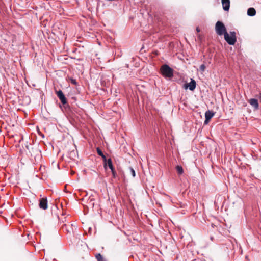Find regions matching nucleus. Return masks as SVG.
I'll use <instances>...</instances> for the list:
<instances>
[{
    "label": "nucleus",
    "instance_id": "nucleus-1",
    "mask_svg": "<svg viewBox=\"0 0 261 261\" xmlns=\"http://www.w3.org/2000/svg\"><path fill=\"white\" fill-rule=\"evenodd\" d=\"M161 72L163 76L171 78L173 75V69L167 65H164L161 68Z\"/></svg>",
    "mask_w": 261,
    "mask_h": 261
},
{
    "label": "nucleus",
    "instance_id": "nucleus-2",
    "mask_svg": "<svg viewBox=\"0 0 261 261\" xmlns=\"http://www.w3.org/2000/svg\"><path fill=\"white\" fill-rule=\"evenodd\" d=\"M215 30H216V33L219 35H224L225 33H227L225 25L221 21L217 22V23L216 24V26H215Z\"/></svg>",
    "mask_w": 261,
    "mask_h": 261
},
{
    "label": "nucleus",
    "instance_id": "nucleus-3",
    "mask_svg": "<svg viewBox=\"0 0 261 261\" xmlns=\"http://www.w3.org/2000/svg\"><path fill=\"white\" fill-rule=\"evenodd\" d=\"M225 40L230 45H233L236 42V33L234 32H231L230 35L228 33L224 34Z\"/></svg>",
    "mask_w": 261,
    "mask_h": 261
},
{
    "label": "nucleus",
    "instance_id": "nucleus-4",
    "mask_svg": "<svg viewBox=\"0 0 261 261\" xmlns=\"http://www.w3.org/2000/svg\"><path fill=\"white\" fill-rule=\"evenodd\" d=\"M56 94L63 105L67 103L66 98L61 90L56 91Z\"/></svg>",
    "mask_w": 261,
    "mask_h": 261
},
{
    "label": "nucleus",
    "instance_id": "nucleus-5",
    "mask_svg": "<svg viewBox=\"0 0 261 261\" xmlns=\"http://www.w3.org/2000/svg\"><path fill=\"white\" fill-rule=\"evenodd\" d=\"M196 86V83L195 80L192 79H191V82L189 83L186 84L184 85L186 89L189 88V89L191 91H193L195 89Z\"/></svg>",
    "mask_w": 261,
    "mask_h": 261
},
{
    "label": "nucleus",
    "instance_id": "nucleus-6",
    "mask_svg": "<svg viewBox=\"0 0 261 261\" xmlns=\"http://www.w3.org/2000/svg\"><path fill=\"white\" fill-rule=\"evenodd\" d=\"M39 207L43 210L47 208V200L46 198H42L39 201Z\"/></svg>",
    "mask_w": 261,
    "mask_h": 261
},
{
    "label": "nucleus",
    "instance_id": "nucleus-7",
    "mask_svg": "<svg viewBox=\"0 0 261 261\" xmlns=\"http://www.w3.org/2000/svg\"><path fill=\"white\" fill-rule=\"evenodd\" d=\"M249 103L255 109H257L258 108V100L255 98H251L249 100Z\"/></svg>",
    "mask_w": 261,
    "mask_h": 261
},
{
    "label": "nucleus",
    "instance_id": "nucleus-8",
    "mask_svg": "<svg viewBox=\"0 0 261 261\" xmlns=\"http://www.w3.org/2000/svg\"><path fill=\"white\" fill-rule=\"evenodd\" d=\"M222 4L223 8L225 11H228L230 7V1L229 0H222Z\"/></svg>",
    "mask_w": 261,
    "mask_h": 261
},
{
    "label": "nucleus",
    "instance_id": "nucleus-9",
    "mask_svg": "<svg viewBox=\"0 0 261 261\" xmlns=\"http://www.w3.org/2000/svg\"><path fill=\"white\" fill-rule=\"evenodd\" d=\"M214 115V113L211 111H207L205 113V117L207 119H211Z\"/></svg>",
    "mask_w": 261,
    "mask_h": 261
},
{
    "label": "nucleus",
    "instance_id": "nucleus-10",
    "mask_svg": "<svg viewBox=\"0 0 261 261\" xmlns=\"http://www.w3.org/2000/svg\"><path fill=\"white\" fill-rule=\"evenodd\" d=\"M256 14V11L253 8H249L247 10V14L250 16H253Z\"/></svg>",
    "mask_w": 261,
    "mask_h": 261
},
{
    "label": "nucleus",
    "instance_id": "nucleus-11",
    "mask_svg": "<svg viewBox=\"0 0 261 261\" xmlns=\"http://www.w3.org/2000/svg\"><path fill=\"white\" fill-rule=\"evenodd\" d=\"M96 150H97V152L98 153V154L99 155H100V156H101L102 158V159L105 160V161H106V156L103 154V153H102V151L100 150V149L99 148H96Z\"/></svg>",
    "mask_w": 261,
    "mask_h": 261
},
{
    "label": "nucleus",
    "instance_id": "nucleus-12",
    "mask_svg": "<svg viewBox=\"0 0 261 261\" xmlns=\"http://www.w3.org/2000/svg\"><path fill=\"white\" fill-rule=\"evenodd\" d=\"M176 169L178 174L181 175L183 173L184 171L181 166L179 165L177 166L176 167Z\"/></svg>",
    "mask_w": 261,
    "mask_h": 261
},
{
    "label": "nucleus",
    "instance_id": "nucleus-13",
    "mask_svg": "<svg viewBox=\"0 0 261 261\" xmlns=\"http://www.w3.org/2000/svg\"><path fill=\"white\" fill-rule=\"evenodd\" d=\"M97 261H105L100 254H97L95 256Z\"/></svg>",
    "mask_w": 261,
    "mask_h": 261
},
{
    "label": "nucleus",
    "instance_id": "nucleus-14",
    "mask_svg": "<svg viewBox=\"0 0 261 261\" xmlns=\"http://www.w3.org/2000/svg\"><path fill=\"white\" fill-rule=\"evenodd\" d=\"M107 165L110 169H113V168H114L112 164V162L111 159H108L107 161Z\"/></svg>",
    "mask_w": 261,
    "mask_h": 261
},
{
    "label": "nucleus",
    "instance_id": "nucleus-15",
    "mask_svg": "<svg viewBox=\"0 0 261 261\" xmlns=\"http://www.w3.org/2000/svg\"><path fill=\"white\" fill-rule=\"evenodd\" d=\"M201 72H204L205 69V66L204 64H201L199 67Z\"/></svg>",
    "mask_w": 261,
    "mask_h": 261
},
{
    "label": "nucleus",
    "instance_id": "nucleus-16",
    "mask_svg": "<svg viewBox=\"0 0 261 261\" xmlns=\"http://www.w3.org/2000/svg\"><path fill=\"white\" fill-rule=\"evenodd\" d=\"M111 171L112 172L113 176L115 178L116 177V172L115 171L114 168H113V169H111Z\"/></svg>",
    "mask_w": 261,
    "mask_h": 261
},
{
    "label": "nucleus",
    "instance_id": "nucleus-17",
    "mask_svg": "<svg viewBox=\"0 0 261 261\" xmlns=\"http://www.w3.org/2000/svg\"><path fill=\"white\" fill-rule=\"evenodd\" d=\"M71 82L72 84H73L75 85H76L77 84V82L75 79H71Z\"/></svg>",
    "mask_w": 261,
    "mask_h": 261
},
{
    "label": "nucleus",
    "instance_id": "nucleus-18",
    "mask_svg": "<svg viewBox=\"0 0 261 261\" xmlns=\"http://www.w3.org/2000/svg\"><path fill=\"white\" fill-rule=\"evenodd\" d=\"M131 173L133 177L135 176V171L133 169H131Z\"/></svg>",
    "mask_w": 261,
    "mask_h": 261
},
{
    "label": "nucleus",
    "instance_id": "nucleus-19",
    "mask_svg": "<svg viewBox=\"0 0 261 261\" xmlns=\"http://www.w3.org/2000/svg\"><path fill=\"white\" fill-rule=\"evenodd\" d=\"M210 119H207L205 118V120L204 121V124H206L209 122Z\"/></svg>",
    "mask_w": 261,
    "mask_h": 261
},
{
    "label": "nucleus",
    "instance_id": "nucleus-20",
    "mask_svg": "<svg viewBox=\"0 0 261 261\" xmlns=\"http://www.w3.org/2000/svg\"><path fill=\"white\" fill-rule=\"evenodd\" d=\"M196 31H197L198 32H199L200 31V29H199V28L198 27H197V28H196Z\"/></svg>",
    "mask_w": 261,
    "mask_h": 261
}]
</instances>
